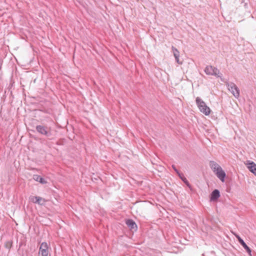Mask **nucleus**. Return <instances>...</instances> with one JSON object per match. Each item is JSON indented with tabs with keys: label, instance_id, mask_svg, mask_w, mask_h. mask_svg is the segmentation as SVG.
<instances>
[{
	"label": "nucleus",
	"instance_id": "obj_1",
	"mask_svg": "<svg viewBox=\"0 0 256 256\" xmlns=\"http://www.w3.org/2000/svg\"><path fill=\"white\" fill-rule=\"evenodd\" d=\"M196 104L200 111L206 116H208L210 113V110L208 106L199 97L196 98Z\"/></svg>",
	"mask_w": 256,
	"mask_h": 256
},
{
	"label": "nucleus",
	"instance_id": "obj_2",
	"mask_svg": "<svg viewBox=\"0 0 256 256\" xmlns=\"http://www.w3.org/2000/svg\"><path fill=\"white\" fill-rule=\"evenodd\" d=\"M228 90L232 92L233 96L236 98L240 96V90L234 82H225Z\"/></svg>",
	"mask_w": 256,
	"mask_h": 256
},
{
	"label": "nucleus",
	"instance_id": "obj_3",
	"mask_svg": "<svg viewBox=\"0 0 256 256\" xmlns=\"http://www.w3.org/2000/svg\"><path fill=\"white\" fill-rule=\"evenodd\" d=\"M37 132L46 136H51L50 128L42 125H38L36 126Z\"/></svg>",
	"mask_w": 256,
	"mask_h": 256
},
{
	"label": "nucleus",
	"instance_id": "obj_4",
	"mask_svg": "<svg viewBox=\"0 0 256 256\" xmlns=\"http://www.w3.org/2000/svg\"><path fill=\"white\" fill-rule=\"evenodd\" d=\"M204 72L208 75L215 76L218 77L220 76L218 75L220 74L219 70L212 66H206L204 69Z\"/></svg>",
	"mask_w": 256,
	"mask_h": 256
},
{
	"label": "nucleus",
	"instance_id": "obj_5",
	"mask_svg": "<svg viewBox=\"0 0 256 256\" xmlns=\"http://www.w3.org/2000/svg\"><path fill=\"white\" fill-rule=\"evenodd\" d=\"M215 174L217 177L222 182L224 181V178L226 176L225 172L222 170V168H220L218 170H217Z\"/></svg>",
	"mask_w": 256,
	"mask_h": 256
},
{
	"label": "nucleus",
	"instance_id": "obj_6",
	"mask_svg": "<svg viewBox=\"0 0 256 256\" xmlns=\"http://www.w3.org/2000/svg\"><path fill=\"white\" fill-rule=\"evenodd\" d=\"M126 224L131 230H137V226L132 220H126Z\"/></svg>",
	"mask_w": 256,
	"mask_h": 256
},
{
	"label": "nucleus",
	"instance_id": "obj_7",
	"mask_svg": "<svg viewBox=\"0 0 256 256\" xmlns=\"http://www.w3.org/2000/svg\"><path fill=\"white\" fill-rule=\"evenodd\" d=\"M220 196V193L218 190H213L210 194V200L215 201Z\"/></svg>",
	"mask_w": 256,
	"mask_h": 256
},
{
	"label": "nucleus",
	"instance_id": "obj_8",
	"mask_svg": "<svg viewBox=\"0 0 256 256\" xmlns=\"http://www.w3.org/2000/svg\"><path fill=\"white\" fill-rule=\"evenodd\" d=\"M210 166L214 173L221 168L218 164L214 161H210Z\"/></svg>",
	"mask_w": 256,
	"mask_h": 256
},
{
	"label": "nucleus",
	"instance_id": "obj_9",
	"mask_svg": "<svg viewBox=\"0 0 256 256\" xmlns=\"http://www.w3.org/2000/svg\"><path fill=\"white\" fill-rule=\"evenodd\" d=\"M248 164L249 166L248 168L249 170L256 176V164L253 162H248Z\"/></svg>",
	"mask_w": 256,
	"mask_h": 256
},
{
	"label": "nucleus",
	"instance_id": "obj_10",
	"mask_svg": "<svg viewBox=\"0 0 256 256\" xmlns=\"http://www.w3.org/2000/svg\"><path fill=\"white\" fill-rule=\"evenodd\" d=\"M48 251V244L46 242H42L39 248L38 254L42 252Z\"/></svg>",
	"mask_w": 256,
	"mask_h": 256
},
{
	"label": "nucleus",
	"instance_id": "obj_11",
	"mask_svg": "<svg viewBox=\"0 0 256 256\" xmlns=\"http://www.w3.org/2000/svg\"><path fill=\"white\" fill-rule=\"evenodd\" d=\"M178 176L182 180V182L190 188V189L191 190H192V188L191 185L190 184L187 179L184 177V174L182 173L179 174Z\"/></svg>",
	"mask_w": 256,
	"mask_h": 256
},
{
	"label": "nucleus",
	"instance_id": "obj_12",
	"mask_svg": "<svg viewBox=\"0 0 256 256\" xmlns=\"http://www.w3.org/2000/svg\"><path fill=\"white\" fill-rule=\"evenodd\" d=\"M31 201L34 203H37L39 204H42L41 203V201L42 200V198L41 197L37 196H33L30 198Z\"/></svg>",
	"mask_w": 256,
	"mask_h": 256
},
{
	"label": "nucleus",
	"instance_id": "obj_13",
	"mask_svg": "<svg viewBox=\"0 0 256 256\" xmlns=\"http://www.w3.org/2000/svg\"><path fill=\"white\" fill-rule=\"evenodd\" d=\"M33 178L35 180H36L37 182H40L42 184H44L46 183V182L44 180V179L42 178L40 176H38L37 174H34L33 176Z\"/></svg>",
	"mask_w": 256,
	"mask_h": 256
},
{
	"label": "nucleus",
	"instance_id": "obj_14",
	"mask_svg": "<svg viewBox=\"0 0 256 256\" xmlns=\"http://www.w3.org/2000/svg\"><path fill=\"white\" fill-rule=\"evenodd\" d=\"M240 244L244 247V248L248 253L249 255L250 256H252V254H251L252 250H251V249L246 245V244L243 241L242 242H241V243Z\"/></svg>",
	"mask_w": 256,
	"mask_h": 256
},
{
	"label": "nucleus",
	"instance_id": "obj_15",
	"mask_svg": "<svg viewBox=\"0 0 256 256\" xmlns=\"http://www.w3.org/2000/svg\"><path fill=\"white\" fill-rule=\"evenodd\" d=\"M172 49L174 57L180 56V52L174 46H172Z\"/></svg>",
	"mask_w": 256,
	"mask_h": 256
},
{
	"label": "nucleus",
	"instance_id": "obj_16",
	"mask_svg": "<svg viewBox=\"0 0 256 256\" xmlns=\"http://www.w3.org/2000/svg\"><path fill=\"white\" fill-rule=\"evenodd\" d=\"M12 246V242L10 241H6L4 243V246L8 250H10Z\"/></svg>",
	"mask_w": 256,
	"mask_h": 256
},
{
	"label": "nucleus",
	"instance_id": "obj_17",
	"mask_svg": "<svg viewBox=\"0 0 256 256\" xmlns=\"http://www.w3.org/2000/svg\"><path fill=\"white\" fill-rule=\"evenodd\" d=\"M49 252H42L38 254L39 256H48Z\"/></svg>",
	"mask_w": 256,
	"mask_h": 256
},
{
	"label": "nucleus",
	"instance_id": "obj_18",
	"mask_svg": "<svg viewBox=\"0 0 256 256\" xmlns=\"http://www.w3.org/2000/svg\"><path fill=\"white\" fill-rule=\"evenodd\" d=\"M236 236V237L237 238V239L238 240V242L240 244L241 242H242L244 240L242 238H241L238 234H234Z\"/></svg>",
	"mask_w": 256,
	"mask_h": 256
},
{
	"label": "nucleus",
	"instance_id": "obj_19",
	"mask_svg": "<svg viewBox=\"0 0 256 256\" xmlns=\"http://www.w3.org/2000/svg\"><path fill=\"white\" fill-rule=\"evenodd\" d=\"M236 236V237L237 238V239L238 240V242L240 244L241 242H242L244 240L242 238H241L238 234H234Z\"/></svg>",
	"mask_w": 256,
	"mask_h": 256
},
{
	"label": "nucleus",
	"instance_id": "obj_20",
	"mask_svg": "<svg viewBox=\"0 0 256 256\" xmlns=\"http://www.w3.org/2000/svg\"><path fill=\"white\" fill-rule=\"evenodd\" d=\"M176 60L178 64H182V61H180L179 60V56L174 57Z\"/></svg>",
	"mask_w": 256,
	"mask_h": 256
},
{
	"label": "nucleus",
	"instance_id": "obj_21",
	"mask_svg": "<svg viewBox=\"0 0 256 256\" xmlns=\"http://www.w3.org/2000/svg\"><path fill=\"white\" fill-rule=\"evenodd\" d=\"M172 168L176 172V174L179 175V174H180L179 171L178 170V169L176 168V166L175 165L173 164L172 165Z\"/></svg>",
	"mask_w": 256,
	"mask_h": 256
}]
</instances>
